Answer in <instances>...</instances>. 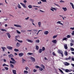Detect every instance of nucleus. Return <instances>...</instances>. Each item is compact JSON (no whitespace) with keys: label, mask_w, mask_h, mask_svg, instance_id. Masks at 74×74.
I'll return each instance as SVG.
<instances>
[{"label":"nucleus","mask_w":74,"mask_h":74,"mask_svg":"<svg viewBox=\"0 0 74 74\" xmlns=\"http://www.w3.org/2000/svg\"><path fill=\"white\" fill-rule=\"evenodd\" d=\"M18 36H16L15 37V38L16 39V40H15V41H17V40H18V39H17V38H18Z\"/></svg>","instance_id":"nucleus-38"},{"label":"nucleus","mask_w":74,"mask_h":74,"mask_svg":"<svg viewBox=\"0 0 74 74\" xmlns=\"http://www.w3.org/2000/svg\"><path fill=\"white\" fill-rule=\"evenodd\" d=\"M18 55L19 57H22L23 55V53H19Z\"/></svg>","instance_id":"nucleus-5"},{"label":"nucleus","mask_w":74,"mask_h":74,"mask_svg":"<svg viewBox=\"0 0 74 74\" xmlns=\"http://www.w3.org/2000/svg\"><path fill=\"white\" fill-rule=\"evenodd\" d=\"M27 55H33V53H27Z\"/></svg>","instance_id":"nucleus-27"},{"label":"nucleus","mask_w":74,"mask_h":74,"mask_svg":"<svg viewBox=\"0 0 74 74\" xmlns=\"http://www.w3.org/2000/svg\"><path fill=\"white\" fill-rule=\"evenodd\" d=\"M68 59H69V60H70V59H71V56H69V58H66V60H68Z\"/></svg>","instance_id":"nucleus-42"},{"label":"nucleus","mask_w":74,"mask_h":74,"mask_svg":"<svg viewBox=\"0 0 74 74\" xmlns=\"http://www.w3.org/2000/svg\"><path fill=\"white\" fill-rule=\"evenodd\" d=\"M17 41H18V42H20V43H22V42H23V41L22 40H17Z\"/></svg>","instance_id":"nucleus-26"},{"label":"nucleus","mask_w":74,"mask_h":74,"mask_svg":"<svg viewBox=\"0 0 74 74\" xmlns=\"http://www.w3.org/2000/svg\"><path fill=\"white\" fill-rule=\"evenodd\" d=\"M38 24L39 25V27H41V22H39L38 23Z\"/></svg>","instance_id":"nucleus-12"},{"label":"nucleus","mask_w":74,"mask_h":74,"mask_svg":"<svg viewBox=\"0 0 74 74\" xmlns=\"http://www.w3.org/2000/svg\"><path fill=\"white\" fill-rule=\"evenodd\" d=\"M65 72H66V73H69V72H71V71L69 70L68 69H66Z\"/></svg>","instance_id":"nucleus-20"},{"label":"nucleus","mask_w":74,"mask_h":74,"mask_svg":"<svg viewBox=\"0 0 74 74\" xmlns=\"http://www.w3.org/2000/svg\"><path fill=\"white\" fill-rule=\"evenodd\" d=\"M42 50L41 49H40L39 51V53H41L42 52Z\"/></svg>","instance_id":"nucleus-30"},{"label":"nucleus","mask_w":74,"mask_h":74,"mask_svg":"<svg viewBox=\"0 0 74 74\" xmlns=\"http://www.w3.org/2000/svg\"><path fill=\"white\" fill-rule=\"evenodd\" d=\"M6 34H7L8 37L9 38H11V35H10V34L9 33H7Z\"/></svg>","instance_id":"nucleus-7"},{"label":"nucleus","mask_w":74,"mask_h":74,"mask_svg":"<svg viewBox=\"0 0 74 74\" xmlns=\"http://www.w3.org/2000/svg\"><path fill=\"white\" fill-rule=\"evenodd\" d=\"M70 4L72 6V8L73 9H74V4H73V3H71L70 2Z\"/></svg>","instance_id":"nucleus-10"},{"label":"nucleus","mask_w":74,"mask_h":74,"mask_svg":"<svg viewBox=\"0 0 74 74\" xmlns=\"http://www.w3.org/2000/svg\"><path fill=\"white\" fill-rule=\"evenodd\" d=\"M14 51L15 52H18L19 49H15L14 50Z\"/></svg>","instance_id":"nucleus-25"},{"label":"nucleus","mask_w":74,"mask_h":74,"mask_svg":"<svg viewBox=\"0 0 74 74\" xmlns=\"http://www.w3.org/2000/svg\"><path fill=\"white\" fill-rule=\"evenodd\" d=\"M5 69L6 70H8V68L7 67H5Z\"/></svg>","instance_id":"nucleus-55"},{"label":"nucleus","mask_w":74,"mask_h":74,"mask_svg":"<svg viewBox=\"0 0 74 74\" xmlns=\"http://www.w3.org/2000/svg\"><path fill=\"white\" fill-rule=\"evenodd\" d=\"M55 5H56V6H57L58 7H60V6L59 5H58L56 3H54Z\"/></svg>","instance_id":"nucleus-52"},{"label":"nucleus","mask_w":74,"mask_h":74,"mask_svg":"<svg viewBox=\"0 0 74 74\" xmlns=\"http://www.w3.org/2000/svg\"><path fill=\"white\" fill-rule=\"evenodd\" d=\"M70 45L71 46L74 45V44H73L72 43H70Z\"/></svg>","instance_id":"nucleus-59"},{"label":"nucleus","mask_w":74,"mask_h":74,"mask_svg":"<svg viewBox=\"0 0 74 74\" xmlns=\"http://www.w3.org/2000/svg\"><path fill=\"white\" fill-rule=\"evenodd\" d=\"M72 35H74V31H73V33H72Z\"/></svg>","instance_id":"nucleus-64"},{"label":"nucleus","mask_w":74,"mask_h":74,"mask_svg":"<svg viewBox=\"0 0 74 74\" xmlns=\"http://www.w3.org/2000/svg\"><path fill=\"white\" fill-rule=\"evenodd\" d=\"M4 5V4L3 3H0V5H2L3 6Z\"/></svg>","instance_id":"nucleus-57"},{"label":"nucleus","mask_w":74,"mask_h":74,"mask_svg":"<svg viewBox=\"0 0 74 74\" xmlns=\"http://www.w3.org/2000/svg\"><path fill=\"white\" fill-rule=\"evenodd\" d=\"M28 7L29 8H32L33 7V6L32 5H30L28 6Z\"/></svg>","instance_id":"nucleus-22"},{"label":"nucleus","mask_w":74,"mask_h":74,"mask_svg":"<svg viewBox=\"0 0 74 74\" xmlns=\"http://www.w3.org/2000/svg\"><path fill=\"white\" fill-rule=\"evenodd\" d=\"M14 26L17 27H21V25H20L14 24Z\"/></svg>","instance_id":"nucleus-4"},{"label":"nucleus","mask_w":74,"mask_h":74,"mask_svg":"<svg viewBox=\"0 0 74 74\" xmlns=\"http://www.w3.org/2000/svg\"><path fill=\"white\" fill-rule=\"evenodd\" d=\"M36 42H37V43H39V42H40V40H36Z\"/></svg>","instance_id":"nucleus-36"},{"label":"nucleus","mask_w":74,"mask_h":74,"mask_svg":"<svg viewBox=\"0 0 74 74\" xmlns=\"http://www.w3.org/2000/svg\"><path fill=\"white\" fill-rule=\"evenodd\" d=\"M22 63H25L24 62L25 61V60L23 58H22Z\"/></svg>","instance_id":"nucleus-45"},{"label":"nucleus","mask_w":74,"mask_h":74,"mask_svg":"<svg viewBox=\"0 0 74 74\" xmlns=\"http://www.w3.org/2000/svg\"><path fill=\"white\" fill-rule=\"evenodd\" d=\"M57 36H58V35H56V36H53V39L55 38H56V37H57Z\"/></svg>","instance_id":"nucleus-31"},{"label":"nucleus","mask_w":74,"mask_h":74,"mask_svg":"<svg viewBox=\"0 0 74 74\" xmlns=\"http://www.w3.org/2000/svg\"><path fill=\"white\" fill-rule=\"evenodd\" d=\"M66 37H67V38H70L71 36L69 35H67Z\"/></svg>","instance_id":"nucleus-41"},{"label":"nucleus","mask_w":74,"mask_h":74,"mask_svg":"<svg viewBox=\"0 0 74 74\" xmlns=\"http://www.w3.org/2000/svg\"><path fill=\"white\" fill-rule=\"evenodd\" d=\"M41 66H42V67L43 69H45V66H44V65L41 64Z\"/></svg>","instance_id":"nucleus-40"},{"label":"nucleus","mask_w":74,"mask_h":74,"mask_svg":"<svg viewBox=\"0 0 74 74\" xmlns=\"http://www.w3.org/2000/svg\"><path fill=\"white\" fill-rule=\"evenodd\" d=\"M21 45V44L19 42H17L16 44V47H19Z\"/></svg>","instance_id":"nucleus-6"},{"label":"nucleus","mask_w":74,"mask_h":74,"mask_svg":"<svg viewBox=\"0 0 74 74\" xmlns=\"http://www.w3.org/2000/svg\"><path fill=\"white\" fill-rule=\"evenodd\" d=\"M18 8H21V6H20V5H19V4H18Z\"/></svg>","instance_id":"nucleus-51"},{"label":"nucleus","mask_w":74,"mask_h":74,"mask_svg":"<svg viewBox=\"0 0 74 74\" xmlns=\"http://www.w3.org/2000/svg\"><path fill=\"white\" fill-rule=\"evenodd\" d=\"M20 4H21V5L24 7V8H26V5H25V4H24V3H20Z\"/></svg>","instance_id":"nucleus-1"},{"label":"nucleus","mask_w":74,"mask_h":74,"mask_svg":"<svg viewBox=\"0 0 74 74\" xmlns=\"http://www.w3.org/2000/svg\"><path fill=\"white\" fill-rule=\"evenodd\" d=\"M10 66L12 67V68H14V65H12V64H10Z\"/></svg>","instance_id":"nucleus-49"},{"label":"nucleus","mask_w":74,"mask_h":74,"mask_svg":"<svg viewBox=\"0 0 74 74\" xmlns=\"http://www.w3.org/2000/svg\"><path fill=\"white\" fill-rule=\"evenodd\" d=\"M39 70H40V71H42V70H43V69H42V68L39 67Z\"/></svg>","instance_id":"nucleus-33"},{"label":"nucleus","mask_w":74,"mask_h":74,"mask_svg":"<svg viewBox=\"0 0 74 74\" xmlns=\"http://www.w3.org/2000/svg\"><path fill=\"white\" fill-rule=\"evenodd\" d=\"M69 64L70 63L67 62H65V66H69Z\"/></svg>","instance_id":"nucleus-23"},{"label":"nucleus","mask_w":74,"mask_h":74,"mask_svg":"<svg viewBox=\"0 0 74 74\" xmlns=\"http://www.w3.org/2000/svg\"><path fill=\"white\" fill-rule=\"evenodd\" d=\"M59 69V70L60 71V72H61V73H62V74H64V73L63 72V71L62 70H61L60 69Z\"/></svg>","instance_id":"nucleus-29"},{"label":"nucleus","mask_w":74,"mask_h":74,"mask_svg":"<svg viewBox=\"0 0 74 74\" xmlns=\"http://www.w3.org/2000/svg\"><path fill=\"white\" fill-rule=\"evenodd\" d=\"M27 41H28V42H33V41L32 40H30L28 39H26Z\"/></svg>","instance_id":"nucleus-3"},{"label":"nucleus","mask_w":74,"mask_h":74,"mask_svg":"<svg viewBox=\"0 0 74 74\" xmlns=\"http://www.w3.org/2000/svg\"><path fill=\"white\" fill-rule=\"evenodd\" d=\"M33 7H38V8L40 7V6H34V5L33 6Z\"/></svg>","instance_id":"nucleus-56"},{"label":"nucleus","mask_w":74,"mask_h":74,"mask_svg":"<svg viewBox=\"0 0 74 74\" xmlns=\"http://www.w3.org/2000/svg\"><path fill=\"white\" fill-rule=\"evenodd\" d=\"M28 73V71H24V74H27Z\"/></svg>","instance_id":"nucleus-28"},{"label":"nucleus","mask_w":74,"mask_h":74,"mask_svg":"<svg viewBox=\"0 0 74 74\" xmlns=\"http://www.w3.org/2000/svg\"><path fill=\"white\" fill-rule=\"evenodd\" d=\"M33 31H34V32H38V30H37V29H34L33 30Z\"/></svg>","instance_id":"nucleus-47"},{"label":"nucleus","mask_w":74,"mask_h":74,"mask_svg":"<svg viewBox=\"0 0 74 74\" xmlns=\"http://www.w3.org/2000/svg\"><path fill=\"white\" fill-rule=\"evenodd\" d=\"M58 53H59V54H60L62 52H63V51H62V50H58Z\"/></svg>","instance_id":"nucleus-14"},{"label":"nucleus","mask_w":74,"mask_h":74,"mask_svg":"<svg viewBox=\"0 0 74 74\" xmlns=\"http://www.w3.org/2000/svg\"><path fill=\"white\" fill-rule=\"evenodd\" d=\"M64 48L65 49H67V48H68L67 47V45L65 44L64 45Z\"/></svg>","instance_id":"nucleus-11"},{"label":"nucleus","mask_w":74,"mask_h":74,"mask_svg":"<svg viewBox=\"0 0 74 74\" xmlns=\"http://www.w3.org/2000/svg\"><path fill=\"white\" fill-rule=\"evenodd\" d=\"M29 21H32V23H33V22H34V19H32L31 18L29 20Z\"/></svg>","instance_id":"nucleus-32"},{"label":"nucleus","mask_w":74,"mask_h":74,"mask_svg":"<svg viewBox=\"0 0 74 74\" xmlns=\"http://www.w3.org/2000/svg\"><path fill=\"white\" fill-rule=\"evenodd\" d=\"M1 31H3V32H7V30H5V29H1Z\"/></svg>","instance_id":"nucleus-37"},{"label":"nucleus","mask_w":74,"mask_h":74,"mask_svg":"<svg viewBox=\"0 0 74 74\" xmlns=\"http://www.w3.org/2000/svg\"><path fill=\"white\" fill-rule=\"evenodd\" d=\"M33 71L34 73H36V71H37V70L36 69H34Z\"/></svg>","instance_id":"nucleus-50"},{"label":"nucleus","mask_w":74,"mask_h":74,"mask_svg":"<svg viewBox=\"0 0 74 74\" xmlns=\"http://www.w3.org/2000/svg\"><path fill=\"white\" fill-rule=\"evenodd\" d=\"M36 48L37 50H38V48H39V47H38V46L36 45Z\"/></svg>","instance_id":"nucleus-35"},{"label":"nucleus","mask_w":74,"mask_h":74,"mask_svg":"<svg viewBox=\"0 0 74 74\" xmlns=\"http://www.w3.org/2000/svg\"><path fill=\"white\" fill-rule=\"evenodd\" d=\"M11 59L12 60V62H16V61L13 58H11Z\"/></svg>","instance_id":"nucleus-21"},{"label":"nucleus","mask_w":74,"mask_h":74,"mask_svg":"<svg viewBox=\"0 0 74 74\" xmlns=\"http://www.w3.org/2000/svg\"><path fill=\"white\" fill-rule=\"evenodd\" d=\"M53 55L54 56H56V54H55V53H54V52H53Z\"/></svg>","instance_id":"nucleus-58"},{"label":"nucleus","mask_w":74,"mask_h":74,"mask_svg":"<svg viewBox=\"0 0 74 74\" xmlns=\"http://www.w3.org/2000/svg\"><path fill=\"white\" fill-rule=\"evenodd\" d=\"M45 47H42V50L43 51H45Z\"/></svg>","instance_id":"nucleus-39"},{"label":"nucleus","mask_w":74,"mask_h":74,"mask_svg":"<svg viewBox=\"0 0 74 74\" xmlns=\"http://www.w3.org/2000/svg\"><path fill=\"white\" fill-rule=\"evenodd\" d=\"M49 33V32L48 31H45V32H44V34L46 35L48 34Z\"/></svg>","instance_id":"nucleus-13"},{"label":"nucleus","mask_w":74,"mask_h":74,"mask_svg":"<svg viewBox=\"0 0 74 74\" xmlns=\"http://www.w3.org/2000/svg\"><path fill=\"white\" fill-rule=\"evenodd\" d=\"M60 22H61V21H59L57 22V23H58V24H60Z\"/></svg>","instance_id":"nucleus-62"},{"label":"nucleus","mask_w":74,"mask_h":74,"mask_svg":"<svg viewBox=\"0 0 74 74\" xmlns=\"http://www.w3.org/2000/svg\"><path fill=\"white\" fill-rule=\"evenodd\" d=\"M10 58H11L12 57H14V55L12 54H10V55L8 56Z\"/></svg>","instance_id":"nucleus-18"},{"label":"nucleus","mask_w":74,"mask_h":74,"mask_svg":"<svg viewBox=\"0 0 74 74\" xmlns=\"http://www.w3.org/2000/svg\"><path fill=\"white\" fill-rule=\"evenodd\" d=\"M7 48L10 50H12V47H11V46H7Z\"/></svg>","instance_id":"nucleus-2"},{"label":"nucleus","mask_w":74,"mask_h":74,"mask_svg":"<svg viewBox=\"0 0 74 74\" xmlns=\"http://www.w3.org/2000/svg\"><path fill=\"white\" fill-rule=\"evenodd\" d=\"M60 54H61V55L63 57V52H62Z\"/></svg>","instance_id":"nucleus-63"},{"label":"nucleus","mask_w":74,"mask_h":74,"mask_svg":"<svg viewBox=\"0 0 74 74\" xmlns=\"http://www.w3.org/2000/svg\"><path fill=\"white\" fill-rule=\"evenodd\" d=\"M16 71L15 70H12V72L14 74H16Z\"/></svg>","instance_id":"nucleus-17"},{"label":"nucleus","mask_w":74,"mask_h":74,"mask_svg":"<svg viewBox=\"0 0 74 74\" xmlns=\"http://www.w3.org/2000/svg\"><path fill=\"white\" fill-rule=\"evenodd\" d=\"M16 63V62H12V61L11 60H10V63L11 64H15V63Z\"/></svg>","instance_id":"nucleus-8"},{"label":"nucleus","mask_w":74,"mask_h":74,"mask_svg":"<svg viewBox=\"0 0 74 74\" xmlns=\"http://www.w3.org/2000/svg\"><path fill=\"white\" fill-rule=\"evenodd\" d=\"M64 55L65 56H67L68 55V53L67 51H66L65 52Z\"/></svg>","instance_id":"nucleus-24"},{"label":"nucleus","mask_w":74,"mask_h":74,"mask_svg":"<svg viewBox=\"0 0 74 74\" xmlns=\"http://www.w3.org/2000/svg\"><path fill=\"white\" fill-rule=\"evenodd\" d=\"M31 60H32L33 62H35V58H33L32 57H31Z\"/></svg>","instance_id":"nucleus-9"},{"label":"nucleus","mask_w":74,"mask_h":74,"mask_svg":"<svg viewBox=\"0 0 74 74\" xmlns=\"http://www.w3.org/2000/svg\"><path fill=\"white\" fill-rule=\"evenodd\" d=\"M36 68L37 69H38V68H39L40 67L38 66H35Z\"/></svg>","instance_id":"nucleus-54"},{"label":"nucleus","mask_w":74,"mask_h":74,"mask_svg":"<svg viewBox=\"0 0 74 74\" xmlns=\"http://www.w3.org/2000/svg\"><path fill=\"white\" fill-rule=\"evenodd\" d=\"M62 9L64 11H66L67 10V9L66 8H62Z\"/></svg>","instance_id":"nucleus-16"},{"label":"nucleus","mask_w":74,"mask_h":74,"mask_svg":"<svg viewBox=\"0 0 74 74\" xmlns=\"http://www.w3.org/2000/svg\"><path fill=\"white\" fill-rule=\"evenodd\" d=\"M71 51H74V49L73 48H71Z\"/></svg>","instance_id":"nucleus-48"},{"label":"nucleus","mask_w":74,"mask_h":74,"mask_svg":"<svg viewBox=\"0 0 74 74\" xmlns=\"http://www.w3.org/2000/svg\"><path fill=\"white\" fill-rule=\"evenodd\" d=\"M40 1L43 2H46L47 3V0H40Z\"/></svg>","instance_id":"nucleus-44"},{"label":"nucleus","mask_w":74,"mask_h":74,"mask_svg":"<svg viewBox=\"0 0 74 74\" xmlns=\"http://www.w3.org/2000/svg\"><path fill=\"white\" fill-rule=\"evenodd\" d=\"M29 17H28L27 18H26L25 19H26V20H28V19H29Z\"/></svg>","instance_id":"nucleus-60"},{"label":"nucleus","mask_w":74,"mask_h":74,"mask_svg":"<svg viewBox=\"0 0 74 74\" xmlns=\"http://www.w3.org/2000/svg\"><path fill=\"white\" fill-rule=\"evenodd\" d=\"M21 32H22V33H25V32H26V30H21Z\"/></svg>","instance_id":"nucleus-34"},{"label":"nucleus","mask_w":74,"mask_h":74,"mask_svg":"<svg viewBox=\"0 0 74 74\" xmlns=\"http://www.w3.org/2000/svg\"><path fill=\"white\" fill-rule=\"evenodd\" d=\"M2 49H3V52H4L5 51V49H6V48L5 47H3L1 48Z\"/></svg>","instance_id":"nucleus-19"},{"label":"nucleus","mask_w":74,"mask_h":74,"mask_svg":"<svg viewBox=\"0 0 74 74\" xmlns=\"http://www.w3.org/2000/svg\"><path fill=\"white\" fill-rule=\"evenodd\" d=\"M25 69H26V70L27 71L28 70H29V68L28 67H25Z\"/></svg>","instance_id":"nucleus-43"},{"label":"nucleus","mask_w":74,"mask_h":74,"mask_svg":"<svg viewBox=\"0 0 74 74\" xmlns=\"http://www.w3.org/2000/svg\"><path fill=\"white\" fill-rule=\"evenodd\" d=\"M67 38H64L63 39V41H64V40H67Z\"/></svg>","instance_id":"nucleus-46"},{"label":"nucleus","mask_w":74,"mask_h":74,"mask_svg":"<svg viewBox=\"0 0 74 74\" xmlns=\"http://www.w3.org/2000/svg\"><path fill=\"white\" fill-rule=\"evenodd\" d=\"M52 42H53V43H56L57 42V41L56 40H52Z\"/></svg>","instance_id":"nucleus-15"},{"label":"nucleus","mask_w":74,"mask_h":74,"mask_svg":"<svg viewBox=\"0 0 74 74\" xmlns=\"http://www.w3.org/2000/svg\"><path fill=\"white\" fill-rule=\"evenodd\" d=\"M70 29H71V30H74V27H71L70 28Z\"/></svg>","instance_id":"nucleus-61"},{"label":"nucleus","mask_w":74,"mask_h":74,"mask_svg":"<svg viewBox=\"0 0 74 74\" xmlns=\"http://www.w3.org/2000/svg\"><path fill=\"white\" fill-rule=\"evenodd\" d=\"M53 8V10H55V11H57V9H56V8Z\"/></svg>","instance_id":"nucleus-53"}]
</instances>
